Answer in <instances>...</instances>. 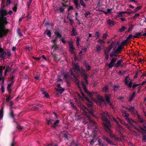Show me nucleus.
<instances>
[{
  "label": "nucleus",
  "instance_id": "obj_1",
  "mask_svg": "<svg viewBox=\"0 0 146 146\" xmlns=\"http://www.w3.org/2000/svg\"><path fill=\"white\" fill-rule=\"evenodd\" d=\"M100 117L103 120V125L104 126V128L105 130L108 132H111V130L110 129V127H111V125L108 119V117H109L110 119L112 118L113 120L117 124L116 129L119 131L120 130L123 129V128L121 127L117 120L112 116H110L108 115V113L107 112H102L101 113Z\"/></svg>",
  "mask_w": 146,
  "mask_h": 146
},
{
  "label": "nucleus",
  "instance_id": "obj_2",
  "mask_svg": "<svg viewBox=\"0 0 146 146\" xmlns=\"http://www.w3.org/2000/svg\"><path fill=\"white\" fill-rule=\"evenodd\" d=\"M121 111L122 113L123 116L125 118V119L127 120L129 124L132 126H133V123H136L135 121H134L131 119H130L128 118L129 115L128 113H126V111L123 110H122Z\"/></svg>",
  "mask_w": 146,
  "mask_h": 146
},
{
  "label": "nucleus",
  "instance_id": "obj_3",
  "mask_svg": "<svg viewBox=\"0 0 146 146\" xmlns=\"http://www.w3.org/2000/svg\"><path fill=\"white\" fill-rule=\"evenodd\" d=\"M116 60L115 58H112L111 62L108 64L110 68L113 66L117 67L121 65L122 62V60H118L117 61L116 63H115Z\"/></svg>",
  "mask_w": 146,
  "mask_h": 146
},
{
  "label": "nucleus",
  "instance_id": "obj_4",
  "mask_svg": "<svg viewBox=\"0 0 146 146\" xmlns=\"http://www.w3.org/2000/svg\"><path fill=\"white\" fill-rule=\"evenodd\" d=\"M64 78L67 82L68 79H72L73 77L76 78V76L74 75L72 71L68 73L67 74H63L62 75Z\"/></svg>",
  "mask_w": 146,
  "mask_h": 146
},
{
  "label": "nucleus",
  "instance_id": "obj_5",
  "mask_svg": "<svg viewBox=\"0 0 146 146\" xmlns=\"http://www.w3.org/2000/svg\"><path fill=\"white\" fill-rule=\"evenodd\" d=\"M122 48L120 46H118L117 49H115L111 52L110 54V57L113 56H115L116 54L120 53Z\"/></svg>",
  "mask_w": 146,
  "mask_h": 146
},
{
  "label": "nucleus",
  "instance_id": "obj_6",
  "mask_svg": "<svg viewBox=\"0 0 146 146\" xmlns=\"http://www.w3.org/2000/svg\"><path fill=\"white\" fill-rule=\"evenodd\" d=\"M85 114L87 116L88 120V121H87V122H89V123H88V128H91V127H93L96 125V123L94 120L92 119L90 117L87 115L86 112L85 113Z\"/></svg>",
  "mask_w": 146,
  "mask_h": 146
},
{
  "label": "nucleus",
  "instance_id": "obj_7",
  "mask_svg": "<svg viewBox=\"0 0 146 146\" xmlns=\"http://www.w3.org/2000/svg\"><path fill=\"white\" fill-rule=\"evenodd\" d=\"M124 81L126 85H127L129 88H131L133 83L132 80H130L128 76H127L126 77Z\"/></svg>",
  "mask_w": 146,
  "mask_h": 146
},
{
  "label": "nucleus",
  "instance_id": "obj_8",
  "mask_svg": "<svg viewBox=\"0 0 146 146\" xmlns=\"http://www.w3.org/2000/svg\"><path fill=\"white\" fill-rule=\"evenodd\" d=\"M11 53L10 52H4L3 49L0 48V57L3 58L6 56H11Z\"/></svg>",
  "mask_w": 146,
  "mask_h": 146
},
{
  "label": "nucleus",
  "instance_id": "obj_9",
  "mask_svg": "<svg viewBox=\"0 0 146 146\" xmlns=\"http://www.w3.org/2000/svg\"><path fill=\"white\" fill-rule=\"evenodd\" d=\"M98 102H96L97 104L101 106H103V105H102V104H105V102L104 100V98L103 96L98 95Z\"/></svg>",
  "mask_w": 146,
  "mask_h": 146
},
{
  "label": "nucleus",
  "instance_id": "obj_10",
  "mask_svg": "<svg viewBox=\"0 0 146 146\" xmlns=\"http://www.w3.org/2000/svg\"><path fill=\"white\" fill-rule=\"evenodd\" d=\"M112 47V45H111L109 46L106 49L104 50L105 58L106 60H108V53L111 50Z\"/></svg>",
  "mask_w": 146,
  "mask_h": 146
},
{
  "label": "nucleus",
  "instance_id": "obj_11",
  "mask_svg": "<svg viewBox=\"0 0 146 146\" xmlns=\"http://www.w3.org/2000/svg\"><path fill=\"white\" fill-rule=\"evenodd\" d=\"M56 90L60 94H62L64 91V89L62 88L60 84H57L56 88H55Z\"/></svg>",
  "mask_w": 146,
  "mask_h": 146
},
{
  "label": "nucleus",
  "instance_id": "obj_12",
  "mask_svg": "<svg viewBox=\"0 0 146 146\" xmlns=\"http://www.w3.org/2000/svg\"><path fill=\"white\" fill-rule=\"evenodd\" d=\"M80 108L81 109H82L84 112L85 111V110H87L90 113L91 115L94 116V115H93V111L92 110H91L90 111L89 110L86 108L85 106L82 105H81V106H80Z\"/></svg>",
  "mask_w": 146,
  "mask_h": 146
},
{
  "label": "nucleus",
  "instance_id": "obj_13",
  "mask_svg": "<svg viewBox=\"0 0 146 146\" xmlns=\"http://www.w3.org/2000/svg\"><path fill=\"white\" fill-rule=\"evenodd\" d=\"M73 69L76 72H80L79 67L77 64H73Z\"/></svg>",
  "mask_w": 146,
  "mask_h": 146
},
{
  "label": "nucleus",
  "instance_id": "obj_14",
  "mask_svg": "<svg viewBox=\"0 0 146 146\" xmlns=\"http://www.w3.org/2000/svg\"><path fill=\"white\" fill-rule=\"evenodd\" d=\"M140 123L143 122V127H141V129L142 130L145 134H146V122H143L142 120H139Z\"/></svg>",
  "mask_w": 146,
  "mask_h": 146
},
{
  "label": "nucleus",
  "instance_id": "obj_15",
  "mask_svg": "<svg viewBox=\"0 0 146 146\" xmlns=\"http://www.w3.org/2000/svg\"><path fill=\"white\" fill-rule=\"evenodd\" d=\"M5 66H1L0 67V80H2L3 82H4V78L2 76V74L3 72V70H4Z\"/></svg>",
  "mask_w": 146,
  "mask_h": 146
},
{
  "label": "nucleus",
  "instance_id": "obj_16",
  "mask_svg": "<svg viewBox=\"0 0 146 146\" xmlns=\"http://www.w3.org/2000/svg\"><path fill=\"white\" fill-rule=\"evenodd\" d=\"M110 97L111 95H108L107 94L105 95V98L106 102L110 105L111 106V104L110 101Z\"/></svg>",
  "mask_w": 146,
  "mask_h": 146
},
{
  "label": "nucleus",
  "instance_id": "obj_17",
  "mask_svg": "<svg viewBox=\"0 0 146 146\" xmlns=\"http://www.w3.org/2000/svg\"><path fill=\"white\" fill-rule=\"evenodd\" d=\"M107 23L109 27H111L115 24V23L113 21H111L110 19L107 20Z\"/></svg>",
  "mask_w": 146,
  "mask_h": 146
},
{
  "label": "nucleus",
  "instance_id": "obj_18",
  "mask_svg": "<svg viewBox=\"0 0 146 146\" xmlns=\"http://www.w3.org/2000/svg\"><path fill=\"white\" fill-rule=\"evenodd\" d=\"M69 46H70V51L71 53H73L74 52V48L73 45L72 44V43L69 42Z\"/></svg>",
  "mask_w": 146,
  "mask_h": 146
},
{
  "label": "nucleus",
  "instance_id": "obj_19",
  "mask_svg": "<svg viewBox=\"0 0 146 146\" xmlns=\"http://www.w3.org/2000/svg\"><path fill=\"white\" fill-rule=\"evenodd\" d=\"M85 92L86 93V94L88 95L90 98H91L92 99V100H94L92 98V97L94 95V93L92 92L91 93L90 92H88L87 89H86V90H84Z\"/></svg>",
  "mask_w": 146,
  "mask_h": 146
},
{
  "label": "nucleus",
  "instance_id": "obj_20",
  "mask_svg": "<svg viewBox=\"0 0 146 146\" xmlns=\"http://www.w3.org/2000/svg\"><path fill=\"white\" fill-rule=\"evenodd\" d=\"M127 39H126L124 41H122L121 44V45H119V46H120L121 47V48H122L123 46L126 45L127 43Z\"/></svg>",
  "mask_w": 146,
  "mask_h": 146
},
{
  "label": "nucleus",
  "instance_id": "obj_21",
  "mask_svg": "<svg viewBox=\"0 0 146 146\" xmlns=\"http://www.w3.org/2000/svg\"><path fill=\"white\" fill-rule=\"evenodd\" d=\"M141 35H142V33H135V35L133 36V37L134 38H138Z\"/></svg>",
  "mask_w": 146,
  "mask_h": 146
},
{
  "label": "nucleus",
  "instance_id": "obj_22",
  "mask_svg": "<svg viewBox=\"0 0 146 146\" xmlns=\"http://www.w3.org/2000/svg\"><path fill=\"white\" fill-rule=\"evenodd\" d=\"M84 65L86 67V70L87 71H89L90 70L91 67L88 64L84 63Z\"/></svg>",
  "mask_w": 146,
  "mask_h": 146
},
{
  "label": "nucleus",
  "instance_id": "obj_23",
  "mask_svg": "<svg viewBox=\"0 0 146 146\" xmlns=\"http://www.w3.org/2000/svg\"><path fill=\"white\" fill-rule=\"evenodd\" d=\"M71 36H75L77 34V33L76 31V29L74 28H73Z\"/></svg>",
  "mask_w": 146,
  "mask_h": 146
},
{
  "label": "nucleus",
  "instance_id": "obj_24",
  "mask_svg": "<svg viewBox=\"0 0 146 146\" xmlns=\"http://www.w3.org/2000/svg\"><path fill=\"white\" fill-rule=\"evenodd\" d=\"M126 108L129 111L132 112H133L135 110V108L134 107H130L127 108Z\"/></svg>",
  "mask_w": 146,
  "mask_h": 146
},
{
  "label": "nucleus",
  "instance_id": "obj_25",
  "mask_svg": "<svg viewBox=\"0 0 146 146\" xmlns=\"http://www.w3.org/2000/svg\"><path fill=\"white\" fill-rule=\"evenodd\" d=\"M135 94H136V92H134L130 96L129 99V101H130L132 100L133 99V98L134 97Z\"/></svg>",
  "mask_w": 146,
  "mask_h": 146
},
{
  "label": "nucleus",
  "instance_id": "obj_26",
  "mask_svg": "<svg viewBox=\"0 0 146 146\" xmlns=\"http://www.w3.org/2000/svg\"><path fill=\"white\" fill-rule=\"evenodd\" d=\"M42 94L44 95V96L46 98H48L49 97V96L48 94L46 93L45 91L42 90Z\"/></svg>",
  "mask_w": 146,
  "mask_h": 146
},
{
  "label": "nucleus",
  "instance_id": "obj_27",
  "mask_svg": "<svg viewBox=\"0 0 146 146\" xmlns=\"http://www.w3.org/2000/svg\"><path fill=\"white\" fill-rule=\"evenodd\" d=\"M108 89V86H105L103 88V91L104 92H107Z\"/></svg>",
  "mask_w": 146,
  "mask_h": 146
},
{
  "label": "nucleus",
  "instance_id": "obj_28",
  "mask_svg": "<svg viewBox=\"0 0 146 146\" xmlns=\"http://www.w3.org/2000/svg\"><path fill=\"white\" fill-rule=\"evenodd\" d=\"M45 33L47 35H48L49 37H50L51 36V32L48 30H46L45 31Z\"/></svg>",
  "mask_w": 146,
  "mask_h": 146
},
{
  "label": "nucleus",
  "instance_id": "obj_29",
  "mask_svg": "<svg viewBox=\"0 0 146 146\" xmlns=\"http://www.w3.org/2000/svg\"><path fill=\"white\" fill-rule=\"evenodd\" d=\"M98 42L99 44H104V43L105 42V41L104 40H102L100 39H99L98 40Z\"/></svg>",
  "mask_w": 146,
  "mask_h": 146
},
{
  "label": "nucleus",
  "instance_id": "obj_30",
  "mask_svg": "<svg viewBox=\"0 0 146 146\" xmlns=\"http://www.w3.org/2000/svg\"><path fill=\"white\" fill-rule=\"evenodd\" d=\"M98 144L100 146H106L105 143H102L101 142L100 140H98Z\"/></svg>",
  "mask_w": 146,
  "mask_h": 146
},
{
  "label": "nucleus",
  "instance_id": "obj_31",
  "mask_svg": "<svg viewBox=\"0 0 146 146\" xmlns=\"http://www.w3.org/2000/svg\"><path fill=\"white\" fill-rule=\"evenodd\" d=\"M142 8V7L141 6H139L137 7L135 9H134V12H136L138 11L141 9Z\"/></svg>",
  "mask_w": 146,
  "mask_h": 146
},
{
  "label": "nucleus",
  "instance_id": "obj_32",
  "mask_svg": "<svg viewBox=\"0 0 146 146\" xmlns=\"http://www.w3.org/2000/svg\"><path fill=\"white\" fill-rule=\"evenodd\" d=\"M84 80L85 81L86 83V84H88V81L87 80V76L86 74H84Z\"/></svg>",
  "mask_w": 146,
  "mask_h": 146
},
{
  "label": "nucleus",
  "instance_id": "obj_33",
  "mask_svg": "<svg viewBox=\"0 0 146 146\" xmlns=\"http://www.w3.org/2000/svg\"><path fill=\"white\" fill-rule=\"evenodd\" d=\"M125 27L124 26H123V27H122L121 29H119L118 31L119 32H121L122 31H124L125 30Z\"/></svg>",
  "mask_w": 146,
  "mask_h": 146
},
{
  "label": "nucleus",
  "instance_id": "obj_34",
  "mask_svg": "<svg viewBox=\"0 0 146 146\" xmlns=\"http://www.w3.org/2000/svg\"><path fill=\"white\" fill-rule=\"evenodd\" d=\"M102 50L101 47L99 46H96V51L97 52H99Z\"/></svg>",
  "mask_w": 146,
  "mask_h": 146
},
{
  "label": "nucleus",
  "instance_id": "obj_35",
  "mask_svg": "<svg viewBox=\"0 0 146 146\" xmlns=\"http://www.w3.org/2000/svg\"><path fill=\"white\" fill-rule=\"evenodd\" d=\"M3 116V111L2 110H0V120L2 119Z\"/></svg>",
  "mask_w": 146,
  "mask_h": 146
},
{
  "label": "nucleus",
  "instance_id": "obj_36",
  "mask_svg": "<svg viewBox=\"0 0 146 146\" xmlns=\"http://www.w3.org/2000/svg\"><path fill=\"white\" fill-rule=\"evenodd\" d=\"M80 2L81 5L84 6V7H86L85 3L83 1V0H80Z\"/></svg>",
  "mask_w": 146,
  "mask_h": 146
},
{
  "label": "nucleus",
  "instance_id": "obj_37",
  "mask_svg": "<svg viewBox=\"0 0 146 146\" xmlns=\"http://www.w3.org/2000/svg\"><path fill=\"white\" fill-rule=\"evenodd\" d=\"M81 84H82V86H83V87L84 88V90H86V86H85V85L84 84V81H82L81 82Z\"/></svg>",
  "mask_w": 146,
  "mask_h": 146
},
{
  "label": "nucleus",
  "instance_id": "obj_38",
  "mask_svg": "<svg viewBox=\"0 0 146 146\" xmlns=\"http://www.w3.org/2000/svg\"><path fill=\"white\" fill-rule=\"evenodd\" d=\"M108 34L107 33H104L103 34V38L104 40L106 39L107 37Z\"/></svg>",
  "mask_w": 146,
  "mask_h": 146
},
{
  "label": "nucleus",
  "instance_id": "obj_39",
  "mask_svg": "<svg viewBox=\"0 0 146 146\" xmlns=\"http://www.w3.org/2000/svg\"><path fill=\"white\" fill-rule=\"evenodd\" d=\"M104 139L105 140L107 141V142L111 144V142L109 139H108L107 138L105 137L104 138Z\"/></svg>",
  "mask_w": 146,
  "mask_h": 146
},
{
  "label": "nucleus",
  "instance_id": "obj_40",
  "mask_svg": "<svg viewBox=\"0 0 146 146\" xmlns=\"http://www.w3.org/2000/svg\"><path fill=\"white\" fill-rule=\"evenodd\" d=\"M95 36H96V39H97L99 37V33L98 32H96L95 33Z\"/></svg>",
  "mask_w": 146,
  "mask_h": 146
},
{
  "label": "nucleus",
  "instance_id": "obj_41",
  "mask_svg": "<svg viewBox=\"0 0 146 146\" xmlns=\"http://www.w3.org/2000/svg\"><path fill=\"white\" fill-rule=\"evenodd\" d=\"M114 87V88H113V90L114 91H115L117 89H118L119 88V86L118 85H115Z\"/></svg>",
  "mask_w": 146,
  "mask_h": 146
},
{
  "label": "nucleus",
  "instance_id": "obj_42",
  "mask_svg": "<svg viewBox=\"0 0 146 146\" xmlns=\"http://www.w3.org/2000/svg\"><path fill=\"white\" fill-rule=\"evenodd\" d=\"M64 8L62 7H60L59 9V11L62 12L64 11Z\"/></svg>",
  "mask_w": 146,
  "mask_h": 146
},
{
  "label": "nucleus",
  "instance_id": "obj_43",
  "mask_svg": "<svg viewBox=\"0 0 146 146\" xmlns=\"http://www.w3.org/2000/svg\"><path fill=\"white\" fill-rule=\"evenodd\" d=\"M17 33H18V35L20 36H21L22 34L20 32V29H17Z\"/></svg>",
  "mask_w": 146,
  "mask_h": 146
},
{
  "label": "nucleus",
  "instance_id": "obj_44",
  "mask_svg": "<svg viewBox=\"0 0 146 146\" xmlns=\"http://www.w3.org/2000/svg\"><path fill=\"white\" fill-rule=\"evenodd\" d=\"M13 81H11V82L10 83H9L7 87H11V85L13 84Z\"/></svg>",
  "mask_w": 146,
  "mask_h": 146
},
{
  "label": "nucleus",
  "instance_id": "obj_45",
  "mask_svg": "<svg viewBox=\"0 0 146 146\" xmlns=\"http://www.w3.org/2000/svg\"><path fill=\"white\" fill-rule=\"evenodd\" d=\"M142 141L143 142H146V136H143V138H142Z\"/></svg>",
  "mask_w": 146,
  "mask_h": 146
},
{
  "label": "nucleus",
  "instance_id": "obj_46",
  "mask_svg": "<svg viewBox=\"0 0 146 146\" xmlns=\"http://www.w3.org/2000/svg\"><path fill=\"white\" fill-rule=\"evenodd\" d=\"M60 40L61 41L62 43H66V41L63 38H61Z\"/></svg>",
  "mask_w": 146,
  "mask_h": 146
},
{
  "label": "nucleus",
  "instance_id": "obj_47",
  "mask_svg": "<svg viewBox=\"0 0 146 146\" xmlns=\"http://www.w3.org/2000/svg\"><path fill=\"white\" fill-rule=\"evenodd\" d=\"M17 128L19 130H20L22 129L23 127L22 126L18 125L17 127Z\"/></svg>",
  "mask_w": 146,
  "mask_h": 146
},
{
  "label": "nucleus",
  "instance_id": "obj_48",
  "mask_svg": "<svg viewBox=\"0 0 146 146\" xmlns=\"http://www.w3.org/2000/svg\"><path fill=\"white\" fill-rule=\"evenodd\" d=\"M133 36L131 35H129L127 38V40L132 38Z\"/></svg>",
  "mask_w": 146,
  "mask_h": 146
},
{
  "label": "nucleus",
  "instance_id": "obj_49",
  "mask_svg": "<svg viewBox=\"0 0 146 146\" xmlns=\"http://www.w3.org/2000/svg\"><path fill=\"white\" fill-rule=\"evenodd\" d=\"M73 9V7L72 6H70L69 7L68 9V11H69L71 10H72Z\"/></svg>",
  "mask_w": 146,
  "mask_h": 146
},
{
  "label": "nucleus",
  "instance_id": "obj_50",
  "mask_svg": "<svg viewBox=\"0 0 146 146\" xmlns=\"http://www.w3.org/2000/svg\"><path fill=\"white\" fill-rule=\"evenodd\" d=\"M7 90L9 93H10L11 92V87H7Z\"/></svg>",
  "mask_w": 146,
  "mask_h": 146
},
{
  "label": "nucleus",
  "instance_id": "obj_51",
  "mask_svg": "<svg viewBox=\"0 0 146 146\" xmlns=\"http://www.w3.org/2000/svg\"><path fill=\"white\" fill-rule=\"evenodd\" d=\"M75 6H76V8L78 9L80 7V5L78 4L75 5Z\"/></svg>",
  "mask_w": 146,
  "mask_h": 146
},
{
  "label": "nucleus",
  "instance_id": "obj_52",
  "mask_svg": "<svg viewBox=\"0 0 146 146\" xmlns=\"http://www.w3.org/2000/svg\"><path fill=\"white\" fill-rule=\"evenodd\" d=\"M139 13H136L135 15L134 16V17H133V18H136V17L139 16Z\"/></svg>",
  "mask_w": 146,
  "mask_h": 146
},
{
  "label": "nucleus",
  "instance_id": "obj_53",
  "mask_svg": "<svg viewBox=\"0 0 146 146\" xmlns=\"http://www.w3.org/2000/svg\"><path fill=\"white\" fill-rule=\"evenodd\" d=\"M32 0H29V1L27 2V5L28 6H30V4Z\"/></svg>",
  "mask_w": 146,
  "mask_h": 146
},
{
  "label": "nucleus",
  "instance_id": "obj_54",
  "mask_svg": "<svg viewBox=\"0 0 146 146\" xmlns=\"http://www.w3.org/2000/svg\"><path fill=\"white\" fill-rule=\"evenodd\" d=\"M34 78L36 80H38L39 78V75H38L36 76H35L34 77Z\"/></svg>",
  "mask_w": 146,
  "mask_h": 146
},
{
  "label": "nucleus",
  "instance_id": "obj_55",
  "mask_svg": "<svg viewBox=\"0 0 146 146\" xmlns=\"http://www.w3.org/2000/svg\"><path fill=\"white\" fill-rule=\"evenodd\" d=\"M59 122V121L58 120H56L54 123V124L55 125H56L58 124V123Z\"/></svg>",
  "mask_w": 146,
  "mask_h": 146
},
{
  "label": "nucleus",
  "instance_id": "obj_56",
  "mask_svg": "<svg viewBox=\"0 0 146 146\" xmlns=\"http://www.w3.org/2000/svg\"><path fill=\"white\" fill-rule=\"evenodd\" d=\"M69 21H70L71 24L72 25L74 23V21L71 18H70Z\"/></svg>",
  "mask_w": 146,
  "mask_h": 146
},
{
  "label": "nucleus",
  "instance_id": "obj_57",
  "mask_svg": "<svg viewBox=\"0 0 146 146\" xmlns=\"http://www.w3.org/2000/svg\"><path fill=\"white\" fill-rule=\"evenodd\" d=\"M123 14L121 13V12H119V13H118L117 15L119 17H121V16H122Z\"/></svg>",
  "mask_w": 146,
  "mask_h": 146
},
{
  "label": "nucleus",
  "instance_id": "obj_58",
  "mask_svg": "<svg viewBox=\"0 0 146 146\" xmlns=\"http://www.w3.org/2000/svg\"><path fill=\"white\" fill-rule=\"evenodd\" d=\"M112 10V9H108L107 10V11L108 12V13L111 12Z\"/></svg>",
  "mask_w": 146,
  "mask_h": 146
},
{
  "label": "nucleus",
  "instance_id": "obj_59",
  "mask_svg": "<svg viewBox=\"0 0 146 146\" xmlns=\"http://www.w3.org/2000/svg\"><path fill=\"white\" fill-rule=\"evenodd\" d=\"M82 50H83V51L86 52L87 50V48L86 47H84L82 48Z\"/></svg>",
  "mask_w": 146,
  "mask_h": 146
},
{
  "label": "nucleus",
  "instance_id": "obj_60",
  "mask_svg": "<svg viewBox=\"0 0 146 146\" xmlns=\"http://www.w3.org/2000/svg\"><path fill=\"white\" fill-rule=\"evenodd\" d=\"M26 49L30 51L31 49V48L29 46H27L26 48Z\"/></svg>",
  "mask_w": 146,
  "mask_h": 146
},
{
  "label": "nucleus",
  "instance_id": "obj_61",
  "mask_svg": "<svg viewBox=\"0 0 146 146\" xmlns=\"http://www.w3.org/2000/svg\"><path fill=\"white\" fill-rule=\"evenodd\" d=\"M139 84H133L132 86L133 88H135V87L137 86Z\"/></svg>",
  "mask_w": 146,
  "mask_h": 146
},
{
  "label": "nucleus",
  "instance_id": "obj_62",
  "mask_svg": "<svg viewBox=\"0 0 146 146\" xmlns=\"http://www.w3.org/2000/svg\"><path fill=\"white\" fill-rule=\"evenodd\" d=\"M74 3L75 5L78 4L77 0H74Z\"/></svg>",
  "mask_w": 146,
  "mask_h": 146
},
{
  "label": "nucleus",
  "instance_id": "obj_63",
  "mask_svg": "<svg viewBox=\"0 0 146 146\" xmlns=\"http://www.w3.org/2000/svg\"><path fill=\"white\" fill-rule=\"evenodd\" d=\"M17 8L16 6H14L13 8V10L14 11H17Z\"/></svg>",
  "mask_w": 146,
  "mask_h": 146
},
{
  "label": "nucleus",
  "instance_id": "obj_64",
  "mask_svg": "<svg viewBox=\"0 0 146 146\" xmlns=\"http://www.w3.org/2000/svg\"><path fill=\"white\" fill-rule=\"evenodd\" d=\"M84 98L85 99L86 101H87V102H90V101L88 97L86 96Z\"/></svg>",
  "mask_w": 146,
  "mask_h": 146
}]
</instances>
